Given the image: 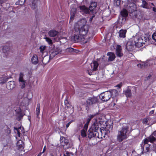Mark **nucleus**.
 I'll return each mask as SVG.
<instances>
[{
    "mask_svg": "<svg viewBox=\"0 0 156 156\" xmlns=\"http://www.w3.org/2000/svg\"><path fill=\"white\" fill-rule=\"evenodd\" d=\"M81 21H78L76 23L74 26V30L77 33H79L80 35H82L85 37L87 40L84 42L86 43L87 41V39L89 38V36L87 37V34L88 31V26L87 25H83L81 26Z\"/></svg>",
    "mask_w": 156,
    "mask_h": 156,
    "instance_id": "obj_1",
    "label": "nucleus"
},
{
    "mask_svg": "<svg viewBox=\"0 0 156 156\" xmlns=\"http://www.w3.org/2000/svg\"><path fill=\"white\" fill-rule=\"evenodd\" d=\"M129 127L127 126H123L122 129L118 131L117 140L119 142H122L127 138L126 133L128 131Z\"/></svg>",
    "mask_w": 156,
    "mask_h": 156,
    "instance_id": "obj_2",
    "label": "nucleus"
},
{
    "mask_svg": "<svg viewBox=\"0 0 156 156\" xmlns=\"http://www.w3.org/2000/svg\"><path fill=\"white\" fill-rule=\"evenodd\" d=\"M153 135V133H152V134L149 137L143 140L142 143L141 144V149L143 150L142 152V153H143L144 147L145 145L146 144H147L149 142H150L151 143H153L155 140H156V138Z\"/></svg>",
    "mask_w": 156,
    "mask_h": 156,
    "instance_id": "obj_3",
    "label": "nucleus"
},
{
    "mask_svg": "<svg viewBox=\"0 0 156 156\" xmlns=\"http://www.w3.org/2000/svg\"><path fill=\"white\" fill-rule=\"evenodd\" d=\"M100 120L96 119L94 122L93 124L91 126L90 128L92 130L94 131L95 132H99V131L102 133V131L101 129L99 128V126L101 125Z\"/></svg>",
    "mask_w": 156,
    "mask_h": 156,
    "instance_id": "obj_4",
    "label": "nucleus"
},
{
    "mask_svg": "<svg viewBox=\"0 0 156 156\" xmlns=\"http://www.w3.org/2000/svg\"><path fill=\"white\" fill-rule=\"evenodd\" d=\"M100 98L104 101H108L111 97V93L109 91H107L101 93L99 96Z\"/></svg>",
    "mask_w": 156,
    "mask_h": 156,
    "instance_id": "obj_5",
    "label": "nucleus"
},
{
    "mask_svg": "<svg viewBox=\"0 0 156 156\" xmlns=\"http://www.w3.org/2000/svg\"><path fill=\"white\" fill-rule=\"evenodd\" d=\"M50 46H51V52L49 55V59H52L55 55L58 53V52L54 49L55 46L54 45H52V42L51 39L49 38V48Z\"/></svg>",
    "mask_w": 156,
    "mask_h": 156,
    "instance_id": "obj_6",
    "label": "nucleus"
},
{
    "mask_svg": "<svg viewBox=\"0 0 156 156\" xmlns=\"http://www.w3.org/2000/svg\"><path fill=\"white\" fill-rule=\"evenodd\" d=\"M133 41L134 43L135 46L137 47H140L143 45V44L141 41L142 40L140 39V37L138 36L135 37L133 39Z\"/></svg>",
    "mask_w": 156,
    "mask_h": 156,
    "instance_id": "obj_7",
    "label": "nucleus"
},
{
    "mask_svg": "<svg viewBox=\"0 0 156 156\" xmlns=\"http://www.w3.org/2000/svg\"><path fill=\"white\" fill-rule=\"evenodd\" d=\"M98 99L96 97H89L87 99L86 102L88 105H91L96 104L98 102Z\"/></svg>",
    "mask_w": 156,
    "mask_h": 156,
    "instance_id": "obj_8",
    "label": "nucleus"
},
{
    "mask_svg": "<svg viewBox=\"0 0 156 156\" xmlns=\"http://www.w3.org/2000/svg\"><path fill=\"white\" fill-rule=\"evenodd\" d=\"M88 137L90 139L93 137H97L100 138L99 137V132H95L94 131L92 130L90 128L88 131Z\"/></svg>",
    "mask_w": 156,
    "mask_h": 156,
    "instance_id": "obj_9",
    "label": "nucleus"
},
{
    "mask_svg": "<svg viewBox=\"0 0 156 156\" xmlns=\"http://www.w3.org/2000/svg\"><path fill=\"white\" fill-rule=\"evenodd\" d=\"M77 34H75L73 37V39L75 41H84L86 40L85 37L82 35H80L79 33H77Z\"/></svg>",
    "mask_w": 156,
    "mask_h": 156,
    "instance_id": "obj_10",
    "label": "nucleus"
},
{
    "mask_svg": "<svg viewBox=\"0 0 156 156\" xmlns=\"http://www.w3.org/2000/svg\"><path fill=\"white\" fill-rule=\"evenodd\" d=\"M97 6V3L96 2H92L90 3L89 9L90 11L93 14H95L97 12V11L95 9Z\"/></svg>",
    "mask_w": 156,
    "mask_h": 156,
    "instance_id": "obj_11",
    "label": "nucleus"
},
{
    "mask_svg": "<svg viewBox=\"0 0 156 156\" xmlns=\"http://www.w3.org/2000/svg\"><path fill=\"white\" fill-rule=\"evenodd\" d=\"M134 43L133 41V40H132L131 41H129L127 43L126 45V48L128 51H131L134 49Z\"/></svg>",
    "mask_w": 156,
    "mask_h": 156,
    "instance_id": "obj_12",
    "label": "nucleus"
},
{
    "mask_svg": "<svg viewBox=\"0 0 156 156\" xmlns=\"http://www.w3.org/2000/svg\"><path fill=\"white\" fill-rule=\"evenodd\" d=\"M79 8L80 12H82L83 13L88 14L89 13L90 10L89 9L87 8L85 6H80Z\"/></svg>",
    "mask_w": 156,
    "mask_h": 156,
    "instance_id": "obj_13",
    "label": "nucleus"
},
{
    "mask_svg": "<svg viewBox=\"0 0 156 156\" xmlns=\"http://www.w3.org/2000/svg\"><path fill=\"white\" fill-rule=\"evenodd\" d=\"M122 47L119 45H118L116 47V53L117 56L121 57L123 56V54L122 52Z\"/></svg>",
    "mask_w": 156,
    "mask_h": 156,
    "instance_id": "obj_14",
    "label": "nucleus"
},
{
    "mask_svg": "<svg viewBox=\"0 0 156 156\" xmlns=\"http://www.w3.org/2000/svg\"><path fill=\"white\" fill-rule=\"evenodd\" d=\"M60 141L61 145L64 146L68 144V140L66 139L65 137L62 136H61Z\"/></svg>",
    "mask_w": 156,
    "mask_h": 156,
    "instance_id": "obj_15",
    "label": "nucleus"
},
{
    "mask_svg": "<svg viewBox=\"0 0 156 156\" xmlns=\"http://www.w3.org/2000/svg\"><path fill=\"white\" fill-rule=\"evenodd\" d=\"M127 30L126 29H121L118 32L119 36L121 38H125L126 37Z\"/></svg>",
    "mask_w": 156,
    "mask_h": 156,
    "instance_id": "obj_16",
    "label": "nucleus"
},
{
    "mask_svg": "<svg viewBox=\"0 0 156 156\" xmlns=\"http://www.w3.org/2000/svg\"><path fill=\"white\" fill-rule=\"evenodd\" d=\"M107 55L109 56L108 60L109 62L113 61L115 58V55L112 52H109L107 53Z\"/></svg>",
    "mask_w": 156,
    "mask_h": 156,
    "instance_id": "obj_17",
    "label": "nucleus"
},
{
    "mask_svg": "<svg viewBox=\"0 0 156 156\" xmlns=\"http://www.w3.org/2000/svg\"><path fill=\"white\" fill-rule=\"evenodd\" d=\"M16 86L15 83L14 81H10L8 82L7 87L9 90H12Z\"/></svg>",
    "mask_w": 156,
    "mask_h": 156,
    "instance_id": "obj_18",
    "label": "nucleus"
},
{
    "mask_svg": "<svg viewBox=\"0 0 156 156\" xmlns=\"http://www.w3.org/2000/svg\"><path fill=\"white\" fill-rule=\"evenodd\" d=\"M98 66V63L96 61H93V62H92L91 64V66L93 71H96Z\"/></svg>",
    "mask_w": 156,
    "mask_h": 156,
    "instance_id": "obj_19",
    "label": "nucleus"
},
{
    "mask_svg": "<svg viewBox=\"0 0 156 156\" xmlns=\"http://www.w3.org/2000/svg\"><path fill=\"white\" fill-rule=\"evenodd\" d=\"M9 78L5 75H2L0 77V83H4L6 82L7 81Z\"/></svg>",
    "mask_w": 156,
    "mask_h": 156,
    "instance_id": "obj_20",
    "label": "nucleus"
},
{
    "mask_svg": "<svg viewBox=\"0 0 156 156\" xmlns=\"http://www.w3.org/2000/svg\"><path fill=\"white\" fill-rule=\"evenodd\" d=\"M76 12V9L75 8H72L71 10L70 20H73L75 16Z\"/></svg>",
    "mask_w": 156,
    "mask_h": 156,
    "instance_id": "obj_21",
    "label": "nucleus"
},
{
    "mask_svg": "<svg viewBox=\"0 0 156 156\" xmlns=\"http://www.w3.org/2000/svg\"><path fill=\"white\" fill-rule=\"evenodd\" d=\"M16 145L20 149H22L23 148L24 144L22 141L21 140H19L17 142Z\"/></svg>",
    "mask_w": 156,
    "mask_h": 156,
    "instance_id": "obj_22",
    "label": "nucleus"
},
{
    "mask_svg": "<svg viewBox=\"0 0 156 156\" xmlns=\"http://www.w3.org/2000/svg\"><path fill=\"white\" fill-rule=\"evenodd\" d=\"M58 33V32L53 30L49 31V36L51 37H54L57 35Z\"/></svg>",
    "mask_w": 156,
    "mask_h": 156,
    "instance_id": "obj_23",
    "label": "nucleus"
},
{
    "mask_svg": "<svg viewBox=\"0 0 156 156\" xmlns=\"http://www.w3.org/2000/svg\"><path fill=\"white\" fill-rule=\"evenodd\" d=\"M111 93V97L113 96L116 97L119 94V93L116 90L113 89L111 91H109Z\"/></svg>",
    "mask_w": 156,
    "mask_h": 156,
    "instance_id": "obj_24",
    "label": "nucleus"
},
{
    "mask_svg": "<svg viewBox=\"0 0 156 156\" xmlns=\"http://www.w3.org/2000/svg\"><path fill=\"white\" fill-rule=\"evenodd\" d=\"M32 62L34 64H36L38 62V58L37 55H34L31 59Z\"/></svg>",
    "mask_w": 156,
    "mask_h": 156,
    "instance_id": "obj_25",
    "label": "nucleus"
},
{
    "mask_svg": "<svg viewBox=\"0 0 156 156\" xmlns=\"http://www.w3.org/2000/svg\"><path fill=\"white\" fill-rule=\"evenodd\" d=\"M37 1L36 0H34L32 2V3L30 4V6L33 9H35L37 7Z\"/></svg>",
    "mask_w": 156,
    "mask_h": 156,
    "instance_id": "obj_26",
    "label": "nucleus"
},
{
    "mask_svg": "<svg viewBox=\"0 0 156 156\" xmlns=\"http://www.w3.org/2000/svg\"><path fill=\"white\" fill-rule=\"evenodd\" d=\"M131 90L130 89H127L124 92V94L127 97H130L131 96L132 94L131 92Z\"/></svg>",
    "mask_w": 156,
    "mask_h": 156,
    "instance_id": "obj_27",
    "label": "nucleus"
},
{
    "mask_svg": "<svg viewBox=\"0 0 156 156\" xmlns=\"http://www.w3.org/2000/svg\"><path fill=\"white\" fill-rule=\"evenodd\" d=\"M122 16L123 17H126L128 16V13L127 11L125 9H123L121 12Z\"/></svg>",
    "mask_w": 156,
    "mask_h": 156,
    "instance_id": "obj_28",
    "label": "nucleus"
},
{
    "mask_svg": "<svg viewBox=\"0 0 156 156\" xmlns=\"http://www.w3.org/2000/svg\"><path fill=\"white\" fill-rule=\"evenodd\" d=\"M10 48L8 46H3L2 48V51L4 53H7L9 51Z\"/></svg>",
    "mask_w": 156,
    "mask_h": 156,
    "instance_id": "obj_29",
    "label": "nucleus"
},
{
    "mask_svg": "<svg viewBox=\"0 0 156 156\" xmlns=\"http://www.w3.org/2000/svg\"><path fill=\"white\" fill-rule=\"evenodd\" d=\"M14 129L16 131L17 134L18 135V136L20 137V130L22 131V130L23 129V128H21V127H19L18 128H17L14 127Z\"/></svg>",
    "mask_w": 156,
    "mask_h": 156,
    "instance_id": "obj_30",
    "label": "nucleus"
},
{
    "mask_svg": "<svg viewBox=\"0 0 156 156\" xmlns=\"http://www.w3.org/2000/svg\"><path fill=\"white\" fill-rule=\"evenodd\" d=\"M112 126L111 124H107L105 127V129L107 131L109 132L112 130Z\"/></svg>",
    "mask_w": 156,
    "mask_h": 156,
    "instance_id": "obj_31",
    "label": "nucleus"
},
{
    "mask_svg": "<svg viewBox=\"0 0 156 156\" xmlns=\"http://www.w3.org/2000/svg\"><path fill=\"white\" fill-rule=\"evenodd\" d=\"M40 104H38L37 105L36 113L37 115V117L38 118V115H39L40 111Z\"/></svg>",
    "mask_w": 156,
    "mask_h": 156,
    "instance_id": "obj_32",
    "label": "nucleus"
},
{
    "mask_svg": "<svg viewBox=\"0 0 156 156\" xmlns=\"http://www.w3.org/2000/svg\"><path fill=\"white\" fill-rule=\"evenodd\" d=\"M149 145L147 144H146L144 146V150L143 151V153H142V151L141 152V154H143L144 153H146L149 151ZM143 150H142V151Z\"/></svg>",
    "mask_w": 156,
    "mask_h": 156,
    "instance_id": "obj_33",
    "label": "nucleus"
},
{
    "mask_svg": "<svg viewBox=\"0 0 156 156\" xmlns=\"http://www.w3.org/2000/svg\"><path fill=\"white\" fill-rule=\"evenodd\" d=\"M142 6L144 8L146 9L149 8L148 4L144 0L142 1Z\"/></svg>",
    "mask_w": 156,
    "mask_h": 156,
    "instance_id": "obj_34",
    "label": "nucleus"
},
{
    "mask_svg": "<svg viewBox=\"0 0 156 156\" xmlns=\"http://www.w3.org/2000/svg\"><path fill=\"white\" fill-rule=\"evenodd\" d=\"M20 82V85L21 87V88H23L25 87V81L23 80H22L21 81H19Z\"/></svg>",
    "mask_w": 156,
    "mask_h": 156,
    "instance_id": "obj_35",
    "label": "nucleus"
},
{
    "mask_svg": "<svg viewBox=\"0 0 156 156\" xmlns=\"http://www.w3.org/2000/svg\"><path fill=\"white\" fill-rule=\"evenodd\" d=\"M140 39H142V41L141 42L143 44H145V42H146L148 40V38L144 36H142L141 37H140Z\"/></svg>",
    "mask_w": 156,
    "mask_h": 156,
    "instance_id": "obj_36",
    "label": "nucleus"
},
{
    "mask_svg": "<svg viewBox=\"0 0 156 156\" xmlns=\"http://www.w3.org/2000/svg\"><path fill=\"white\" fill-rule=\"evenodd\" d=\"M25 2V0H18L16 3V5H23Z\"/></svg>",
    "mask_w": 156,
    "mask_h": 156,
    "instance_id": "obj_37",
    "label": "nucleus"
},
{
    "mask_svg": "<svg viewBox=\"0 0 156 156\" xmlns=\"http://www.w3.org/2000/svg\"><path fill=\"white\" fill-rule=\"evenodd\" d=\"M121 0H114V4L115 6H119L120 5Z\"/></svg>",
    "mask_w": 156,
    "mask_h": 156,
    "instance_id": "obj_38",
    "label": "nucleus"
},
{
    "mask_svg": "<svg viewBox=\"0 0 156 156\" xmlns=\"http://www.w3.org/2000/svg\"><path fill=\"white\" fill-rule=\"evenodd\" d=\"M66 51L67 53H71L74 51V49L72 48H68L66 49Z\"/></svg>",
    "mask_w": 156,
    "mask_h": 156,
    "instance_id": "obj_39",
    "label": "nucleus"
},
{
    "mask_svg": "<svg viewBox=\"0 0 156 156\" xmlns=\"http://www.w3.org/2000/svg\"><path fill=\"white\" fill-rule=\"evenodd\" d=\"M81 135L83 137H85L87 135L86 131H85L84 130H82L81 131Z\"/></svg>",
    "mask_w": 156,
    "mask_h": 156,
    "instance_id": "obj_40",
    "label": "nucleus"
},
{
    "mask_svg": "<svg viewBox=\"0 0 156 156\" xmlns=\"http://www.w3.org/2000/svg\"><path fill=\"white\" fill-rule=\"evenodd\" d=\"M45 46H41L40 47V51L42 53H43L44 51V50H45L46 48Z\"/></svg>",
    "mask_w": 156,
    "mask_h": 156,
    "instance_id": "obj_41",
    "label": "nucleus"
},
{
    "mask_svg": "<svg viewBox=\"0 0 156 156\" xmlns=\"http://www.w3.org/2000/svg\"><path fill=\"white\" fill-rule=\"evenodd\" d=\"M24 75L22 73H20L19 75V81L23 80V77Z\"/></svg>",
    "mask_w": 156,
    "mask_h": 156,
    "instance_id": "obj_42",
    "label": "nucleus"
},
{
    "mask_svg": "<svg viewBox=\"0 0 156 156\" xmlns=\"http://www.w3.org/2000/svg\"><path fill=\"white\" fill-rule=\"evenodd\" d=\"M64 103L65 105L67 107V108H69L70 107V105L69 103L67 100H65Z\"/></svg>",
    "mask_w": 156,
    "mask_h": 156,
    "instance_id": "obj_43",
    "label": "nucleus"
},
{
    "mask_svg": "<svg viewBox=\"0 0 156 156\" xmlns=\"http://www.w3.org/2000/svg\"><path fill=\"white\" fill-rule=\"evenodd\" d=\"M149 120V118H145L143 120V123L144 124H147Z\"/></svg>",
    "mask_w": 156,
    "mask_h": 156,
    "instance_id": "obj_44",
    "label": "nucleus"
},
{
    "mask_svg": "<svg viewBox=\"0 0 156 156\" xmlns=\"http://www.w3.org/2000/svg\"><path fill=\"white\" fill-rule=\"evenodd\" d=\"M152 37L153 39L156 42V33H154L153 34Z\"/></svg>",
    "mask_w": 156,
    "mask_h": 156,
    "instance_id": "obj_45",
    "label": "nucleus"
},
{
    "mask_svg": "<svg viewBox=\"0 0 156 156\" xmlns=\"http://www.w3.org/2000/svg\"><path fill=\"white\" fill-rule=\"evenodd\" d=\"M70 153L68 151H66L64 154V156H70Z\"/></svg>",
    "mask_w": 156,
    "mask_h": 156,
    "instance_id": "obj_46",
    "label": "nucleus"
},
{
    "mask_svg": "<svg viewBox=\"0 0 156 156\" xmlns=\"http://www.w3.org/2000/svg\"><path fill=\"white\" fill-rule=\"evenodd\" d=\"M122 84L121 83H120L117 85L116 86V87H118L119 88H120L122 86Z\"/></svg>",
    "mask_w": 156,
    "mask_h": 156,
    "instance_id": "obj_47",
    "label": "nucleus"
},
{
    "mask_svg": "<svg viewBox=\"0 0 156 156\" xmlns=\"http://www.w3.org/2000/svg\"><path fill=\"white\" fill-rule=\"evenodd\" d=\"M72 122L71 121L69 122H68L66 125V128L67 129L69 126L70 124Z\"/></svg>",
    "mask_w": 156,
    "mask_h": 156,
    "instance_id": "obj_48",
    "label": "nucleus"
},
{
    "mask_svg": "<svg viewBox=\"0 0 156 156\" xmlns=\"http://www.w3.org/2000/svg\"><path fill=\"white\" fill-rule=\"evenodd\" d=\"M92 70H90V71L89 70H87V72L88 73V74L90 75H92Z\"/></svg>",
    "mask_w": 156,
    "mask_h": 156,
    "instance_id": "obj_49",
    "label": "nucleus"
},
{
    "mask_svg": "<svg viewBox=\"0 0 156 156\" xmlns=\"http://www.w3.org/2000/svg\"><path fill=\"white\" fill-rule=\"evenodd\" d=\"M154 113V110H152L151 111L149 112V114L150 115H152Z\"/></svg>",
    "mask_w": 156,
    "mask_h": 156,
    "instance_id": "obj_50",
    "label": "nucleus"
},
{
    "mask_svg": "<svg viewBox=\"0 0 156 156\" xmlns=\"http://www.w3.org/2000/svg\"><path fill=\"white\" fill-rule=\"evenodd\" d=\"M94 116V115H90L89 116V118L91 119L92 118H93Z\"/></svg>",
    "mask_w": 156,
    "mask_h": 156,
    "instance_id": "obj_51",
    "label": "nucleus"
},
{
    "mask_svg": "<svg viewBox=\"0 0 156 156\" xmlns=\"http://www.w3.org/2000/svg\"><path fill=\"white\" fill-rule=\"evenodd\" d=\"M94 16H95L94 15L91 16V17L90 18V22H91L92 21L93 18L94 17Z\"/></svg>",
    "mask_w": 156,
    "mask_h": 156,
    "instance_id": "obj_52",
    "label": "nucleus"
},
{
    "mask_svg": "<svg viewBox=\"0 0 156 156\" xmlns=\"http://www.w3.org/2000/svg\"><path fill=\"white\" fill-rule=\"evenodd\" d=\"M88 127H87L86 126H84L83 129V130H84L85 131H86L87 130Z\"/></svg>",
    "mask_w": 156,
    "mask_h": 156,
    "instance_id": "obj_53",
    "label": "nucleus"
},
{
    "mask_svg": "<svg viewBox=\"0 0 156 156\" xmlns=\"http://www.w3.org/2000/svg\"><path fill=\"white\" fill-rule=\"evenodd\" d=\"M44 38L45 39H46V41L49 43V38L48 37H45Z\"/></svg>",
    "mask_w": 156,
    "mask_h": 156,
    "instance_id": "obj_54",
    "label": "nucleus"
},
{
    "mask_svg": "<svg viewBox=\"0 0 156 156\" xmlns=\"http://www.w3.org/2000/svg\"><path fill=\"white\" fill-rule=\"evenodd\" d=\"M153 11L156 12V8L153 7L152 8Z\"/></svg>",
    "mask_w": 156,
    "mask_h": 156,
    "instance_id": "obj_55",
    "label": "nucleus"
},
{
    "mask_svg": "<svg viewBox=\"0 0 156 156\" xmlns=\"http://www.w3.org/2000/svg\"><path fill=\"white\" fill-rule=\"evenodd\" d=\"M153 135L154 136L156 137V130L153 133Z\"/></svg>",
    "mask_w": 156,
    "mask_h": 156,
    "instance_id": "obj_56",
    "label": "nucleus"
},
{
    "mask_svg": "<svg viewBox=\"0 0 156 156\" xmlns=\"http://www.w3.org/2000/svg\"><path fill=\"white\" fill-rule=\"evenodd\" d=\"M137 66L138 67H141L142 66V65H141L140 64H138Z\"/></svg>",
    "mask_w": 156,
    "mask_h": 156,
    "instance_id": "obj_57",
    "label": "nucleus"
},
{
    "mask_svg": "<svg viewBox=\"0 0 156 156\" xmlns=\"http://www.w3.org/2000/svg\"><path fill=\"white\" fill-rule=\"evenodd\" d=\"M46 146H45L44 148L43 151L42 152V153H43L46 150Z\"/></svg>",
    "mask_w": 156,
    "mask_h": 156,
    "instance_id": "obj_58",
    "label": "nucleus"
},
{
    "mask_svg": "<svg viewBox=\"0 0 156 156\" xmlns=\"http://www.w3.org/2000/svg\"><path fill=\"white\" fill-rule=\"evenodd\" d=\"M91 119H90L89 118H88L87 119V123L89 124L90 121V120Z\"/></svg>",
    "mask_w": 156,
    "mask_h": 156,
    "instance_id": "obj_59",
    "label": "nucleus"
},
{
    "mask_svg": "<svg viewBox=\"0 0 156 156\" xmlns=\"http://www.w3.org/2000/svg\"><path fill=\"white\" fill-rule=\"evenodd\" d=\"M5 0H0V3L2 4L4 2Z\"/></svg>",
    "mask_w": 156,
    "mask_h": 156,
    "instance_id": "obj_60",
    "label": "nucleus"
},
{
    "mask_svg": "<svg viewBox=\"0 0 156 156\" xmlns=\"http://www.w3.org/2000/svg\"><path fill=\"white\" fill-rule=\"evenodd\" d=\"M88 124L86 123L84 125V126H86L87 127H88Z\"/></svg>",
    "mask_w": 156,
    "mask_h": 156,
    "instance_id": "obj_61",
    "label": "nucleus"
},
{
    "mask_svg": "<svg viewBox=\"0 0 156 156\" xmlns=\"http://www.w3.org/2000/svg\"><path fill=\"white\" fill-rule=\"evenodd\" d=\"M62 39H65V41H64L65 42H66L67 41V39L66 38H62V39H61V40Z\"/></svg>",
    "mask_w": 156,
    "mask_h": 156,
    "instance_id": "obj_62",
    "label": "nucleus"
},
{
    "mask_svg": "<svg viewBox=\"0 0 156 156\" xmlns=\"http://www.w3.org/2000/svg\"><path fill=\"white\" fill-rule=\"evenodd\" d=\"M44 60H45V58H44L42 60V62H43V63H44H44L45 62H44ZM46 64V63H45V64Z\"/></svg>",
    "mask_w": 156,
    "mask_h": 156,
    "instance_id": "obj_63",
    "label": "nucleus"
},
{
    "mask_svg": "<svg viewBox=\"0 0 156 156\" xmlns=\"http://www.w3.org/2000/svg\"><path fill=\"white\" fill-rule=\"evenodd\" d=\"M42 153H40L38 154V155H39V156H40L41 155V154H42Z\"/></svg>",
    "mask_w": 156,
    "mask_h": 156,
    "instance_id": "obj_64",
    "label": "nucleus"
}]
</instances>
